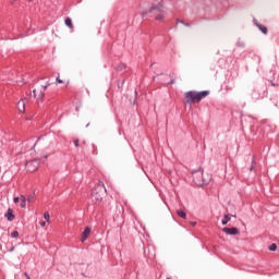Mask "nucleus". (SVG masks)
<instances>
[{
  "instance_id": "obj_1",
  "label": "nucleus",
  "mask_w": 279,
  "mask_h": 279,
  "mask_svg": "<svg viewBox=\"0 0 279 279\" xmlns=\"http://www.w3.org/2000/svg\"><path fill=\"white\" fill-rule=\"evenodd\" d=\"M208 95H210L209 90H203L201 93L197 92H186L184 94V98L186 104H199L202 101V99L208 97Z\"/></svg>"
},
{
  "instance_id": "obj_2",
  "label": "nucleus",
  "mask_w": 279,
  "mask_h": 279,
  "mask_svg": "<svg viewBox=\"0 0 279 279\" xmlns=\"http://www.w3.org/2000/svg\"><path fill=\"white\" fill-rule=\"evenodd\" d=\"M106 185L102 182H99L93 190L92 193V202L94 204H101L104 202V197H106Z\"/></svg>"
},
{
  "instance_id": "obj_3",
  "label": "nucleus",
  "mask_w": 279,
  "mask_h": 279,
  "mask_svg": "<svg viewBox=\"0 0 279 279\" xmlns=\"http://www.w3.org/2000/svg\"><path fill=\"white\" fill-rule=\"evenodd\" d=\"M38 167H40V160L33 159L31 161H26V169L31 173H34V171H38Z\"/></svg>"
},
{
  "instance_id": "obj_4",
  "label": "nucleus",
  "mask_w": 279,
  "mask_h": 279,
  "mask_svg": "<svg viewBox=\"0 0 279 279\" xmlns=\"http://www.w3.org/2000/svg\"><path fill=\"white\" fill-rule=\"evenodd\" d=\"M193 180L197 186H204L206 184V179H204V172H194Z\"/></svg>"
},
{
  "instance_id": "obj_5",
  "label": "nucleus",
  "mask_w": 279,
  "mask_h": 279,
  "mask_svg": "<svg viewBox=\"0 0 279 279\" xmlns=\"http://www.w3.org/2000/svg\"><path fill=\"white\" fill-rule=\"evenodd\" d=\"M47 86L49 85H45L33 90V95L37 101H40V99L45 98V92L47 90Z\"/></svg>"
},
{
  "instance_id": "obj_6",
  "label": "nucleus",
  "mask_w": 279,
  "mask_h": 279,
  "mask_svg": "<svg viewBox=\"0 0 279 279\" xmlns=\"http://www.w3.org/2000/svg\"><path fill=\"white\" fill-rule=\"evenodd\" d=\"M222 232H225V234L236 236V234H239V229L236 227H233V228L225 227L222 229Z\"/></svg>"
},
{
  "instance_id": "obj_7",
  "label": "nucleus",
  "mask_w": 279,
  "mask_h": 279,
  "mask_svg": "<svg viewBox=\"0 0 279 279\" xmlns=\"http://www.w3.org/2000/svg\"><path fill=\"white\" fill-rule=\"evenodd\" d=\"M26 102H27V99H21V100L17 102V110H19V112L25 113V106H26Z\"/></svg>"
},
{
  "instance_id": "obj_8",
  "label": "nucleus",
  "mask_w": 279,
  "mask_h": 279,
  "mask_svg": "<svg viewBox=\"0 0 279 279\" xmlns=\"http://www.w3.org/2000/svg\"><path fill=\"white\" fill-rule=\"evenodd\" d=\"M90 235V227H86L83 234H82V243H84V241H86V239H88V236Z\"/></svg>"
},
{
  "instance_id": "obj_9",
  "label": "nucleus",
  "mask_w": 279,
  "mask_h": 279,
  "mask_svg": "<svg viewBox=\"0 0 279 279\" xmlns=\"http://www.w3.org/2000/svg\"><path fill=\"white\" fill-rule=\"evenodd\" d=\"M5 217L8 221H14V210H12V208H9L5 214Z\"/></svg>"
},
{
  "instance_id": "obj_10",
  "label": "nucleus",
  "mask_w": 279,
  "mask_h": 279,
  "mask_svg": "<svg viewBox=\"0 0 279 279\" xmlns=\"http://www.w3.org/2000/svg\"><path fill=\"white\" fill-rule=\"evenodd\" d=\"M65 25H66V27H69L70 29H73V21L71 20V17H66V19H65Z\"/></svg>"
},
{
  "instance_id": "obj_11",
  "label": "nucleus",
  "mask_w": 279,
  "mask_h": 279,
  "mask_svg": "<svg viewBox=\"0 0 279 279\" xmlns=\"http://www.w3.org/2000/svg\"><path fill=\"white\" fill-rule=\"evenodd\" d=\"M20 199H21V208H26V206H27V199L25 198V196H23V195H21V197H20Z\"/></svg>"
},
{
  "instance_id": "obj_12",
  "label": "nucleus",
  "mask_w": 279,
  "mask_h": 279,
  "mask_svg": "<svg viewBox=\"0 0 279 279\" xmlns=\"http://www.w3.org/2000/svg\"><path fill=\"white\" fill-rule=\"evenodd\" d=\"M231 217L230 215H225L222 219V226H228V222L230 221Z\"/></svg>"
},
{
  "instance_id": "obj_13",
  "label": "nucleus",
  "mask_w": 279,
  "mask_h": 279,
  "mask_svg": "<svg viewBox=\"0 0 279 279\" xmlns=\"http://www.w3.org/2000/svg\"><path fill=\"white\" fill-rule=\"evenodd\" d=\"M256 26L258 27V29H260V32H263V34H267V26H263V24H256Z\"/></svg>"
},
{
  "instance_id": "obj_14",
  "label": "nucleus",
  "mask_w": 279,
  "mask_h": 279,
  "mask_svg": "<svg viewBox=\"0 0 279 279\" xmlns=\"http://www.w3.org/2000/svg\"><path fill=\"white\" fill-rule=\"evenodd\" d=\"M177 214L181 217V219H186V213L183 210H177Z\"/></svg>"
},
{
  "instance_id": "obj_15",
  "label": "nucleus",
  "mask_w": 279,
  "mask_h": 279,
  "mask_svg": "<svg viewBox=\"0 0 279 279\" xmlns=\"http://www.w3.org/2000/svg\"><path fill=\"white\" fill-rule=\"evenodd\" d=\"M44 219H46V221H47L48 223H50V221H51V216H49V211H46V213L44 214Z\"/></svg>"
},
{
  "instance_id": "obj_16",
  "label": "nucleus",
  "mask_w": 279,
  "mask_h": 279,
  "mask_svg": "<svg viewBox=\"0 0 279 279\" xmlns=\"http://www.w3.org/2000/svg\"><path fill=\"white\" fill-rule=\"evenodd\" d=\"M269 250H270V252H276V250H278V245H276V243H272V244L269 246Z\"/></svg>"
},
{
  "instance_id": "obj_17",
  "label": "nucleus",
  "mask_w": 279,
  "mask_h": 279,
  "mask_svg": "<svg viewBox=\"0 0 279 279\" xmlns=\"http://www.w3.org/2000/svg\"><path fill=\"white\" fill-rule=\"evenodd\" d=\"M165 19V15L159 14L156 16V21H162Z\"/></svg>"
},
{
  "instance_id": "obj_18",
  "label": "nucleus",
  "mask_w": 279,
  "mask_h": 279,
  "mask_svg": "<svg viewBox=\"0 0 279 279\" xmlns=\"http://www.w3.org/2000/svg\"><path fill=\"white\" fill-rule=\"evenodd\" d=\"M11 236H13V239H16V236H19V231H13L11 233Z\"/></svg>"
},
{
  "instance_id": "obj_19",
  "label": "nucleus",
  "mask_w": 279,
  "mask_h": 279,
  "mask_svg": "<svg viewBox=\"0 0 279 279\" xmlns=\"http://www.w3.org/2000/svg\"><path fill=\"white\" fill-rule=\"evenodd\" d=\"M74 145H75V147H80V140L78 138L74 140Z\"/></svg>"
},
{
  "instance_id": "obj_20",
  "label": "nucleus",
  "mask_w": 279,
  "mask_h": 279,
  "mask_svg": "<svg viewBox=\"0 0 279 279\" xmlns=\"http://www.w3.org/2000/svg\"><path fill=\"white\" fill-rule=\"evenodd\" d=\"M58 84H64V81H62L60 77H57Z\"/></svg>"
},
{
  "instance_id": "obj_21",
  "label": "nucleus",
  "mask_w": 279,
  "mask_h": 279,
  "mask_svg": "<svg viewBox=\"0 0 279 279\" xmlns=\"http://www.w3.org/2000/svg\"><path fill=\"white\" fill-rule=\"evenodd\" d=\"M20 199L21 198H19V197H14V199H13L14 204H19Z\"/></svg>"
},
{
  "instance_id": "obj_22",
  "label": "nucleus",
  "mask_w": 279,
  "mask_h": 279,
  "mask_svg": "<svg viewBox=\"0 0 279 279\" xmlns=\"http://www.w3.org/2000/svg\"><path fill=\"white\" fill-rule=\"evenodd\" d=\"M40 226H41V228H45V226H47V222L40 221Z\"/></svg>"
},
{
  "instance_id": "obj_23",
  "label": "nucleus",
  "mask_w": 279,
  "mask_h": 279,
  "mask_svg": "<svg viewBox=\"0 0 279 279\" xmlns=\"http://www.w3.org/2000/svg\"><path fill=\"white\" fill-rule=\"evenodd\" d=\"M178 23H181V25H184V21H182V20H177V24Z\"/></svg>"
},
{
  "instance_id": "obj_24",
  "label": "nucleus",
  "mask_w": 279,
  "mask_h": 279,
  "mask_svg": "<svg viewBox=\"0 0 279 279\" xmlns=\"http://www.w3.org/2000/svg\"><path fill=\"white\" fill-rule=\"evenodd\" d=\"M24 276H26L27 279H31L29 275H27V272H25Z\"/></svg>"
},
{
  "instance_id": "obj_25",
  "label": "nucleus",
  "mask_w": 279,
  "mask_h": 279,
  "mask_svg": "<svg viewBox=\"0 0 279 279\" xmlns=\"http://www.w3.org/2000/svg\"><path fill=\"white\" fill-rule=\"evenodd\" d=\"M192 226H197V222H192Z\"/></svg>"
},
{
  "instance_id": "obj_26",
  "label": "nucleus",
  "mask_w": 279,
  "mask_h": 279,
  "mask_svg": "<svg viewBox=\"0 0 279 279\" xmlns=\"http://www.w3.org/2000/svg\"><path fill=\"white\" fill-rule=\"evenodd\" d=\"M159 12H165V10L163 9H159Z\"/></svg>"
},
{
  "instance_id": "obj_27",
  "label": "nucleus",
  "mask_w": 279,
  "mask_h": 279,
  "mask_svg": "<svg viewBox=\"0 0 279 279\" xmlns=\"http://www.w3.org/2000/svg\"><path fill=\"white\" fill-rule=\"evenodd\" d=\"M185 26H186V27H191V25H190V24H185Z\"/></svg>"
},
{
  "instance_id": "obj_28",
  "label": "nucleus",
  "mask_w": 279,
  "mask_h": 279,
  "mask_svg": "<svg viewBox=\"0 0 279 279\" xmlns=\"http://www.w3.org/2000/svg\"><path fill=\"white\" fill-rule=\"evenodd\" d=\"M10 252H14V247H12V248L10 250Z\"/></svg>"
},
{
  "instance_id": "obj_29",
  "label": "nucleus",
  "mask_w": 279,
  "mask_h": 279,
  "mask_svg": "<svg viewBox=\"0 0 279 279\" xmlns=\"http://www.w3.org/2000/svg\"><path fill=\"white\" fill-rule=\"evenodd\" d=\"M231 217H236V215H232Z\"/></svg>"
},
{
  "instance_id": "obj_30",
  "label": "nucleus",
  "mask_w": 279,
  "mask_h": 279,
  "mask_svg": "<svg viewBox=\"0 0 279 279\" xmlns=\"http://www.w3.org/2000/svg\"><path fill=\"white\" fill-rule=\"evenodd\" d=\"M252 169H254V167H251V171H252Z\"/></svg>"
},
{
  "instance_id": "obj_31",
  "label": "nucleus",
  "mask_w": 279,
  "mask_h": 279,
  "mask_svg": "<svg viewBox=\"0 0 279 279\" xmlns=\"http://www.w3.org/2000/svg\"><path fill=\"white\" fill-rule=\"evenodd\" d=\"M29 2L34 1V0H28Z\"/></svg>"
}]
</instances>
